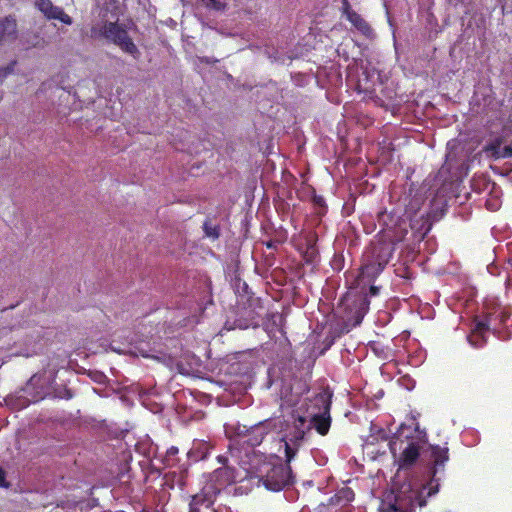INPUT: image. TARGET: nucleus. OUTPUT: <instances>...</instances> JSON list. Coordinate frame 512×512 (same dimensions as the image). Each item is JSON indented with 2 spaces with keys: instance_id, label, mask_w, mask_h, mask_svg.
I'll use <instances>...</instances> for the list:
<instances>
[{
  "instance_id": "ddd939ff",
  "label": "nucleus",
  "mask_w": 512,
  "mask_h": 512,
  "mask_svg": "<svg viewBox=\"0 0 512 512\" xmlns=\"http://www.w3.org/2000/svg\"><path fill=\"white\" fill-rule=\"evenodd\" d=\"M188 475V469L186 468L170 471L164 476L165 485L170 489L178 487L179 489L183 490L187 486Z\"/></svg>"
},
{
  "instance_id": "7c9ffc66",
  "label": "nucleus",
  "mask_w": 512,
  "mask_h": 512,
  "mask_svg": "<svg viewBox=\"0 0 512 512\" xmlns=\"http://www.w3.org/2000/svg\"><path fill=\"white\" fill-rule=\"evenodd\" d=\"M217 461H218V463H220L222 465L221 467H230L228 465V458L226 456H223V455L217 456Z\"/></svg>"
},
{
  "instance_id": "a878e982",
  "label": "nucleus",
  "mask_w": 512,
  "mask_h": 512,
  "mask_svg": "<svg viewBox=\"0 0 512 512\" xmlns=\"http://www.w3.org/2000/svg\"><path fill=\"white\" fill-rule=\"evenodd\" d=\"M15 64L16 61H12L6 67L0 68V80L6 78L9 74L13 72Z\"/></svg>"
},
{
  "instance_id": "6ab92c4d",
  "label": "nucleus",
  "mask_w": 512,
  "mask_h": 512,
  "mask_svg": "<svg viewBox=\"0 0 512 512\" xmlns=\"http://www.w3.org/2000/svg\"><path fill=\"white\" fill-rule=\"evenodd\" d=\"M203 230L207 237L212 239H218L220 236V228L218 225L212 223L211 220H206L203 223Z\"/></svg>"
},
{
  "instance_id": "dca6fc26",
  "label": "nucleus",
  "mask_w": 512,
  "mask_h": 512,
  "mask_svg": "<svg viewBox=\"0 0 512 512\" xmlns=\"http://www.w3.org/2000/svg\"><path fill=\"white\" fill-rule=\"evenodd\" d=\"M489 328L490 322L488 320L477 322L471 335L468 336L470 344L476 348L482 347L486 342L484 334L489 330Z\"/></svg>"
},
{
  "instance_id": "393cba45",
  "label": "nucleus",
  "mask_w": 512,
  "mask_h": 512,
  "mask_svg": "<svg viewBox=\"0 0 512 512\" xmlns=\"http://www.w3.org/2000/svg\"><path fill=\"white\" fill-rule=\"evenodd\" d=\"M297 452V448H293L290 445V442L285 441V457L287 463H290L291 460L295 457Z\"/></svg>"
},
{
  "instance_id": "473e14b6",
  "label": "nucleus",
  "mask_w": 512,
  "mask_h": 512,
  "mask_svg": "<svg viewBox=\"0 0 512 512\" xmlns=\"http://www.w3.org/2000/svg\"><path fill=\"white\" fill-rule=\"evenodd\" d=\"M136 53H138V49L136 45L130 40V55L135 57Z\"/></svg>"
},
{
  "instance_id": "2f4dec72",
  "label": "nucleus",
  "mask_w": 512,
  "mask_h": 512,
  "mask_svg": "<svg viewBox=\"0 0 512 512\" xmlns=\"http://www.w3.org/2000/svg\"><path fill=\"white\" fill-rule=\"evenodd\" d=\"M369 293L371 296H376L379 293V287L371 285L369 289Z\"/></svg>"
},
{
  "instance_id": "c756f323",
  "label": "nucleus",
  "mask_w": 512,
  "mask_h": 512,
  "mask_svg": "<svg viewBox=\"0 0 512 512\" xmlns=\"http://www.w3.org/2000/svg\"><path fill=\"white\" fill-rule=\"evenodd\" d=\"M313 203L319 207H324L325 206V200L322 196L320 195H314L313 196Z\"/></svg>"
},
{
  "instance_id": "7ed1b4c3",
  "label": "nucleus",
  "mask_w": 512,
  "mask_h": 512,
  "mask_svg": "<svg viewBox=\"0 0 512 512\" xmlns=\"http://www.w3.org/2000/svg\"><path fill=\"white\" fill-rule=\"evenodd\" d=\"M156 446L148 435L140 437L134 444L133 456L130 453V479L138 482H147L150 475H159V470L154 467L153 459L156 456Z\"/></svg>"
},
{
  "instance_id": "1a4fd4ad",
  "label": "nucleus",
  "mask_w": 512,
  "mask_h": 512,
  "mask_svg": "<svg viewBox=\"0 0 512 512\" xmlns=\"http://www.w3.org/2000/svg\"><path fill=\"white\" fill-rule=\"evenodd\" d=\"M219 494L206 484L202 490L193 495L189 503V512H200L201 507L210 508Z\"/></svg>"
},
{
  "instance_id": "412c9836",
  "label": "nucleus",
  "mask_w": 512,
  "mask_h": 512,
  "mask_svg": "<svg viewBox=\"0 0 512 512\" xmlns=\"http://www.w3.org/2000/svg\"><path fill=\"white\" fill-rule=\"evenodd\" d=\"M307 432L304 430L294 429L292 428L287 435L289 442L294 446H299L302 441L305 439Z\"/></svg>"
},
{
  "instance_id": "0eeeda50",
  "label": "nucleus",
  "mask_w": 512,
  "mask_h": 512,
  "mask_svg": "<svg viewBox=\"0 0 512 512\" xmlns=\"http://www.w3.org/2000/svg\"><path fill=\"white\" fill-rule=\"evenodd\" d=\"M237 474L234 467H219L215 469L207 483L218 494L226 487L236 482Z\"/></svg>"
},
{
  "instance_id": "39448f33",
  "label": "nucleus",
  "mask_w": 512,
  "mask_h": 512,
  "mask_svg": "<svg viewBox=\"0 0 512 512\" xmlns=\"http://www.w3.org/2000/svg\"><path fill=\"white\" fill-rule=\"evenodd\" d=\"M312 402L319 412L311 415L310 424L320 435L325 436L331 427V400L325 394H317Z\"/></svg>"
},
{
  "instance_id": "a211bd4d",
  "label": "nucleus",
  "mask_w": 512,
  "mask_h": 512,
  "mask_svg": "<svg viewBox=\"0 0 512 512\" xmlns=\"http://www.w3.org/2000/svg\"><path fill=\"white\" fill-rule=\"evenodd\" d=\"M293 417V427L294 429L304 430L309 432L312 429L310 423H307V419L305 416L299 415L297 412L292 414Z\"/></svg>"
},
{
  "instance_id": "c9c22d12",
  "label": "nucleus",
  "mask_w": 512,
  "mask_h": 512,
  "mask_svg": "<svg viewBox=\"0 0 512 512\" xmlns=\"http://www.w3.org/2000/svg\"><path fill=\"white\" fill-rule=\"evenodd\" d=\"M209 1H210V3H211L215 8H218V4H219V3L217 2V0H209Z\"/></svg>"
},
{
  "instance_id": "5701e85b",
  "label": "nucleus",
  "mask_w": 512,
  "mask_h": 512,
  "mask_svg": "<svg viewBox=\"0 0 512 512\" xmlns=\"http://www.w3.org/2000/svg\"><path fill=\"white\" fill-rule=\"evenodd\" d=\"M501 144H502V141H501V139L498 138V139L494 140L493 142L489 143L488 145H486L485 151L490 153L494 158L498 159L499 153L501 151Z\"/></svg>"
},
{
  "instance_id": "20e7f679",
  "label": "nucleus",
  "mask_w": 512,
  "mask_h": 512,
  "mask_svg": "<svg viewBox=\"0 0 512 512\" xmlns=\"http://www.w3.org/2000/svg\"><path fill=\"white\" fill-rule=\"evenodd\" d=\"M419 432L418 426L411 427L401 424L390 442V451L395 456L398 450H402L398 463L399 467L404 469L415 464L420 455L419 441L415 439L414 434Z\"/></svg>"
},
{
  "instance_id": "9b49d317",
  "label": "nucleus",
  "mask_w": 512,
  "mask_h": 512,
  "mask_svg": "<svg viewBox=\"0 0 512 512\" xmlns=\"http://www.w3.org/2000/svg\"><path fill=\"white\" fill-rule=\"evenodd\" d=\"M393 251L394 248L390 243L378 242L371 245L370 250L366 252L365 257L370 258L385 268L392 258Z\"/></svg>"
},
{
  "instance_id": "f03ea898",
  "label": "nucleus",
  "mask_w": 512,
  "mask_h": 512,
  "mask_svg": "<svg viewBox=\"0 0 512 512\" xmlns=\"http://www.w3.org/2000/svg\"><path fill=\"white\" fill-rule=\"evenodd\" d=\"M252 472L267 490L278 492L291 482V468L284 465L277 457L255 455L251 466Z\"/></svg>"
},
{
  "instance_id": "72a5a7b5",
  "label": "nucleus",
  "mask_w": 512,
  "mask_h": 512,
  "mask_svg": "<svg viewBox=\"0 0 512 512\" xmlns=\"http://www.w3.org/2000/svg\"><path fill=\"white\" fill-rule=\"evenodd\" d=\"M178 453V448L175 447V446H172L170 447L168 450H167V455L168 456H174Z\"/></svg>"
},
{
  "instance_id": "aec40b11",
  "label": "nucleus",
  "mask_w": 512,
  "mask_h": 512,
  "mask_svg": "<svg viewBox=\"0 0 512 512\" xmlns=\"http://www.w3.org/2000/svg\"><path fill=\"white\" fill-rule=\"evenodd\" d=\"M511 316V313L505 309L488 313L484 320H488L490 324L493 320H498L500 324H504Z\"/></svg>"
},
{
  "instance_id": "4c0bfd02",
  "label": "nucleus",
  "mask_w": 512,
  "mask_h": 512,
  "mask_svg": "<svg viewBox=\"0 0 512 512\" xmlns=\"http://www.w3.org/2000/svg\"><path fill=\"white\" fill-rule=\"evenodd\" d=\"M142 512H152L150 509H143Z\"/></svg>"
},
{
  "instance_id": "6e6552de",
  "label": "nucleus",
  "mask_w": 512,
  "mask_h": 512,
  "mask_svg": "<svg viewBox=\"0 0 512 512\" xmlns=\"http://www.w3.org/2000/svg\"><path fill=\"white\" fill-rule=\"evenodd\" d=\"M341 12L342 15L346 17V19L365 36H369L372 33L371 26L366 22V20L354 11L351 7L349 0H341Z\"/></svg>"
},
{
  "instance_id": "cd10ccee",
  "label": "nucleus",
  "mask_w": 512,
  "mask_h": 512,
  "mask_svg": "<svg viewBox=\"0 0 512 512\" xmlns=\"http://www.w3.org/2000/svg\"><path fill=\"white\" fill-rule=\"evenodd\" d=\"M17 403L15 404L16 408L21 409L29 405L31 400H29L27 397L20 395L16 397Z\"/></svg>"
},
{
  "instance_id": "e433bc0d",
  "label": "nucleus",
  "mask_w": 512,
  "mask_h": 512,
  "mask_svg": "<svg viewBox=\"0 0 512 512\" xmlns=\"http://www.w3.org/2000/svg\"><path fill=\"white\" fill-rule=\"evenodd\" d=\"M31 388V384L27 383L26 387L23 389L24 392H27Z\"/></svg>"
},
{
  "instance_id": "c85d7f7f",
  "label": "nucleus",
  "mask_w": 512,
  "mask_h": 512,
  "mask_svg": "<svg viewBox=\"0 0 512 512\" xmlns=\"http://www.w3.org/2000/svg\"><path fill=\"white\" fill-rule=\"evenodd\" d=\"M512 157V146L507 145L501 148V151L499 153V158H509Z\"/></svg>"
},
{
  "instance_id": "2eb2a0df",
  "label": "nucleus",
  "mask_w": 512,
  "mask_h": 512,
  "mask_svg": "<svg viewBox=\"0 0 512 512\" xmlns=\"http://www.w3.org/2000/svg\"><path fill=\"white\" fill-rule=\"evenodd\" d=\"M267 434V425L265 423H259L247 431L244 442L252 447L258 446L262 443Z\"/></svg>"
},
{
  "instance_id": "f257e3e1",
  "label": "nucleus",
  "mask_w": 512,
  "mask_h": 512,
  "mask_svg": "<svg viewBox=\"0 0 512 512\" xmlns=\"http://www.w3.org/2000/svg\"><path fill=\"white\" fill-rule=\"evenodd\" d=\"M448 452L447 447L431 446V459L433 461L432 479L426 483L412 479L404 481L396 487V490L391 495L382 500L379 511L414 512L416 507L425 506L427 498L437 494L439 491V483L435 480V475L438 469L443 468L449 460Z\"/></svg>"
},
{
  "instance_id": "423d86ee",
  "label": "nucleus",
  "mask_w": 512,
  "mask_h": 512,
  "mask_svg": "<svg viewBox=\"0 0 512 512\" xmlns=\"http://www.w3.org/2000/svg\"><path fill=\"white\" fill-rule=\"evenodd\" d=\"M92 34L104 36L117 44L123 51L128 52V31L125 24L118 23V19L115 22L106 21L103 25L92 27Z\"/></svg>"
},
{
  "instance_id": "f704fd0d",
  "label": "nucleus",
  "mask_w": 512,
  "mask_h": 512,
  "mask_svg": "<svg viewBox=\"0 0 512 512\" xmlns=\"http://www.w3.org/2000/svg\"><path fill=\"white\" fill-rule=\"evenodd\" d=\"M363 315H364L363 313L358 312V318H357L356 324H359L362 321Z\"/></svg>"
},
{
  "instance_id": "b1692460",
  "label": "nucleus",
  "mask_w": 512,
  "mask_h": 512,
  "mask_svg": "<svg viewBox=\"0 0 512 512\" xmlns=\"http://www.w3.org/2000/svg\"><path fill=\"white\" fill-rule=\"evenodd\" d=\"M339 500H344L345 502H351L354 499V491L349 487H344L339 490L336 494Z\"/></svg>"
},
{
  "instance_id": "9d476101",
  "label": "nucleus",
  "mask_w": 512,
  "mask_h": 512,
  "mask_svg": "<svg viewBox=\"0 0 512 512\" xmlns=\"http://www.w3.org/2000/svg\"><path fill=\"white\" fill-rule=\"evenodd\" d=\"M35 6L49 20H60L62 23L66 25H71L73 23L72 18L68 14H66L61 7L55 6L51 0H36Z\"/></svg>"
},
{
  "instance_id": "f3484780",
  "label": "nucleus",
  "mask_w": 512,
  "mask_h": 512,
  "mask_svg": "<svg viewBox=\"0 0 512 512\" xmlns=\"http://www.w3.org/2000/svg\"><path fill=\"white\" fill-rule=\"evenodd\" d=\"M24 43L28 47H34V48H44L46 45L45 39L37 33L27 34L25 37Z\"/></svg>"
},
{
  "instance_id": "bb28decb",
  "label": "nucleus",
  "mask_w": 512,
  "mask_h": 512,
  "mask_svg": "<svg viewBox=\"0 0 512 512\" xmlns=\"http://www.w3.org/2000/svg\"><path fill=\"white\" fill-rule=\"evenodd\" d=\"M7 473L0 466V488L9 489L11 487V483L6 479Z\"/></svg>"
},
{
  "instance_id": "4be33fe9",
  "label": "nucleus",
  "mask_w": 512,
  "mask_h": 512,
  "mask_svg": "<svg viewBox=\"0 0 512 512\" xmlns=\"http://www.w3.org/2000/svg\"><path fill=\"white\" fill-rule=\"evenodd\" d=\"M74 396L73 391L66 386H58L53 390V397L70 400Z\"/></svg>"
},
{
  "instance_id": "4468645a",
  "label": "nucleus",
  "mask_w": 512,
  "mask_h": 512,
  "mask_svg": "<svg viewBox=\"0 0 512 512\" xmlns=\"http://www.w3.org/2000/svg\"><path fill=\"white\" fill-rule=\"evenodd\" d=\"M383 270L384 268L378 263L374 262L368 257H365V262L360 268L358 278L361 282H371L374 281L375 278H377Z\"/></svg>"
},
{
  "instance_id": "f8f14e48",
  "label": "nucleus",
  "mask_w": 512,
  "mask_h": 512,
  "mask_svg": "<svg viewBox=\"0 0 512 512\" xmlns=\"http://www.w3.org/2000/svg\"><path fill=\"white\" fill-rule=\"evenodd\" d=\"M17 22L12 16L0 19V43L12 42L17 38Z\"/></svg>"
}]
</instances>
